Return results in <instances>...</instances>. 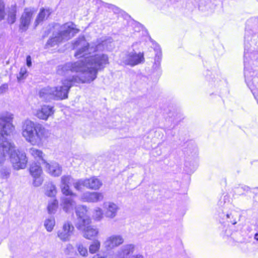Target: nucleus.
Here are the masks:
<instances>
[{"instance_id":"obj_1","label":"nucleus","mask_w":258,"mask_h":258,"mask_svg":"<svg viewBox=\"0 0 258 258\" xmlns=\"http://www.w3.org/2000/svg\"><path fill=\"white\" fill-rule=\"evenodd\" d=\"M109 58L107 54L98 53L74 62H68L60 66L57 73L64 75L69 72L78 74L69 79L62 80L59 85L52 87L54 100H62L68 98L70 89L75 83H90L96 79L99 71L103 70L108 64Z\"/></svg>"},{"instance_id":"obj_2","label":"nucleus","mask_w":258,"mask_h":258,"mask_svg":"<svg viewBox=\"0 0 258 258\" xmlns=\"http://www.w3.org/2000/svg\"><path fill=\"white\" fill-rule=\"evenodd\" d=\"M13 118V114L9 112L0 115V165L4 164L14 147L13 144L6 140V136L11 135L15 131L12 123Z\"/></svg>"},{"instance_id":"obj_3","label":"nucleus","mask_w":258,"mask_h":258,"mask_svg":"<svg viewBox=\"0 0 258 258\" xmlns=\"http://www.w3.org/2000/svg\"><path fill=\"white\" fill-rule=\"evenodd\" d=\"M50 131L42 124L26 120L23 122L22 136L32 145H39L50 136Z\"/></svg>"},{"instance_id":"obj_4","label":"nucleus","mask_w":258,"mask_h":258,"mask_svg":"<svg viewBox=\"0 0 258 258\" xmlns=\"http://www.w3.org/2000/svg\"><path fill=\"white\" fill-rule=\"evenodd\" d=\"M87 213L86 206L79 205L76 208V213L77 216L76 227L79 230L82 232L84 238L92 239L98 235L99 231L95 227L90 225L91 221Z\"/></svg>"},{"instance_id":"obj_5","label":"nucleus","mask_w":258,"mask_h":258,"mask_svg":"<svg viewBox=\"0 0 258 258\" xmlns=\"http://www.w3.org/2000/svg\"><path fill=\"white\" fill-rule=\"evenodd\" d=\"M109 42L110 43V41L99 39L89 44L84 37L79 38L73 44V49L77 50L75 56L79 58L84 57L87 54L101 52L105 49H109L108 45Z\"/></svg>"},{"instance_id":"obj_6","label":"nucleus","mask_w":258,"mask_h":258,"mask_svg":"<svg viewBox=\"0 0 258 258\" xmlns=\"http://www.w3.org/2000/svg\"><path fill=\"white\" fill-rule=\"evenodd\" d=\"M53 28L54 30L52 36L47 42V44L50 46L68 41L79 32L75 24L72 22H68L61 25L56 24Z\"/></svg>"},{"instance_id":"obj_7","label":"nucleus","mask_w":258,"mask_h":258,"mask_svg":"<svg viewBox=\"0 0 258 258\" xmlns=\"http://www.w3.org/2000/svg\"><path fill=\"white\" fill-rule=\"evenodd\" d=\"M218 204L220 207L218 215L220 222L224 223L226 221L233 225L236 224L240 219V214L238 211L232 209V205L229 196H224Z\"/></svg>"},{"instance_id":"obj_8","label":"nucleus","mask_w":258,"mask_h":258,"mask_svg":"<svg viewBox=\"0 0 258 258\" xmlns=\"http://www.w3.org/2000/svg\"><path fill=\"white\" fill-rule=\"evenodd\" d=\"M248 40L249 36H247L246 34L244 37V73L245 82L248 86L251 81V77L254 74L250 66L251 63L250 60L256 59L258 58V53L249 49Z\"/></svg>"},{"instance_id":"obj_9","label":"nucleus","mask_w":258,"mask_h":258,"mask_svg":"<svg viewBox=\"0 0 258 258\" xmlns=\"http://www.w3.org/2000/svg\"><path fill=\"white\" fill-rule=\"evenodd\" d=\"M12 151L10 152V159L15 169L19 170L26 168L28 158L26 153L19 150H16L14 145Z\"/></svg>"},{"instance_id":"obj_10","label":"nucleus","mask_w":258,"mask_h":258,"mask_svg":"<svg viewBox=\"0 0 258 258\" xmlns=\"http://www.w3.org/2000/svg\"><path fill=\"white\" fill-rule=\"evenodd\" d=\"M120 59L124 64L132 67L143 63L145 60L143 52H137L134 50L122 54Z\"/></svg>"},{"instance_id":"obj_11","label":"nucleus","mask_w":258,"mask_h":258,"mask_svg":"<svg viewBox=\"0 0 258 258\" xmlns=\"http://www.w3.org/2000/svg\"><path fill=\"white\" fill-rule=\"evenodd\" d=\"M36 10L32 8H27L24 10L19 20V30L23 32L28 30Z\"/></svg>"},{"instance_id":"obj_12","label":"nucleus","mask_w":258,"mask_h":258,"mask_svg":"<svg viewBox=\"0 0 258 258\" xmlns=\"http://www.w3.org/2000/svg\"><path fill=\"white\" fill-rule=\"evenodd\" d=\"M124 242V238L121 235L112 234L106 237L103 245L107 250H111L121 245Z\"/></svg>"},{"instance_id":"obj_13","label":"nucleus","mask_w":258,"mask_h":258,"mask_svg":"<svg viewBox=\"0 0 258 258\" xmlns=\"http://www.w3.org/2000/svg\"><path fill=\"white\" fill-rule=\"evenodd\" d=\"M74 230V227L71 222H65L62 228L57 231V237L62 241H68L70 240Z\"/></svg>"},{"instance_id":"obj_14","label":"nucleus","mask_w":258,"mask_h":258,"mask_svg":"<svg viewBox=\"0 0 258 258\" xmlns=\"http://www.w3.org/2000/svg\"><path fill=\"white\" fill-rule=\"evenodd\" d=\"M54 112V108L50 105H43L36 109L34 115L40 119L47 120Z\"/></svg>"},{"instance_id":"obj_15","label":"nucleus","mask_w":258,"mask_h":258,"mask_svg":"<svg viewBox=\"0 0 258 258\" xmlns=\"http://www.w3.org/2000/svg\"><path fill=\"white\" fill-rule=\"evenodd\" d=\"M135 245L132 244H126L117 251L113 252L109 258H126L131 253H133Z\"/></svg>"},{"instance_id":"obj_16","label":"nucleus","mask_w":258,"mask_h":258,"mask_svg":"<svg viewBox=\"0 0 258 258\" xmlns=\"http://www.w3.org/2000/svg\"><path fill=\"white\" fill-rule=\"evenodd\" d=\"M103 208L105 217L110 219H114L117 216L119 209L116 204L111 202L104 203Z\"/></svg>"},{"instance_id":"obj_17","label":"nucleus","mask_w":258,"mask_h":258,"mask_svg":"<svg viewBox=\"0 0 258 258\" xmlns=\"http://www.w3.org/2000/svg\"><path fill=\"white\" fill-rule=\"evenodd\" d=\"M104 199V195L99 192L86 191L83 193L81 199L83 202L89 203H97L102 201Z\"/></svg>"},{"instance_id":"obj_18","label":"nucleus","mask_w":258,"mask_h":258,"mask_svg":"<svg viewBox=\"0 0 258 258\" xmlns=\"http://www.w3.org/2000/svg\"><path fill=\"white\" fill-rule=\"evenodd\" d=\"M44 165L45 171L52 176H59L61 174V167L55 162L48 163L44 161Z\"/></svg>"},{"instance_id":"obj_19","label":"nucleus","mask_w":258,"mask_h":258,"mask_svg":"<svg viewBox=\"0 0 258 258\" xmlns=\"http://www.w3.org/2000/svg\"><path fill=\"white\" fill-rule=\"evenodd\" d=\"M76 206L75 201L71 197H62L60 199V206L66 212H72Z\"/></svg>"},{"instance_id":"obj_20","label":"nucleus","mask_w":258,"mask_h":258,"mask_svg":"<svg viewBox=\"0 0 258 258\" xmlns=\"http://www.w3.org/2000/svg\"><path fill=\"white\" fill-rule=\"evenodd\" d=\"M85 187L92 190H97L102 185L101 181L96 177L93 176L89 178H85Z\"/></svg>"},{"instance_id":"obj_21","label":"nucleus","mask_w":258,"mask_h":258,"mask_svg":"<svg viewBox=\"0 0 258 258\" xmlns=\"http://www.w3.org/2000/svg\"><path fill=\"white\" fill-rule=\"evenodd\" d=\"M214 6L210 0H199V9L208 14L212 13L213 12Z\"/></svg>"},{"instance_id":"obj_22","label":"nucleus","mask_w":258,"mask_h":258,"mask_svg":"<svg viewBox=\"0 0 258 258\" xmlns=\"http://www.w3.org/2000/svg\"><path fill=\"white\" fill-rule=\"evenodd\" d=\"M39 97L43 100L49 101L54 100V96L52 87H47L41 89L39 93Z\"/></svg>"},{"instance_id":"obj_23","label":"nucleus","mask_w":258,"mask_h":258,"mask_svg":"<svg viewBox=\"0 0 258 258\" xmlns=\"http://www.w3.org/2000/svg\"><path fill=\"white\" fill-rule=\"evenodd\" d=\"M51 13V12L49 9H45L43 8L41 9L35 20V26H37L40 23L46 20L50 15Z\"/></svg>"},{"instance_id":"obj_24","label":"nucleus","mask_w":258,"mask_h":258,"mask_svg":"<svg viewBox=\"0 0 258 258\" xmlns=\"http://www.w3.org/2000/svg\"><path fill=\"white\" fill-rule=\"evenodd\" d=\"M45 194L49 197H54L57 193L56 186L52 182L48 183L45 185Z\"/></svg>"},{"instance_id":"obj_25","label":"nucleus","mask_w":258,"mask_h":258,"mask_svg":"<svg viewBox=\"0 0 258 258\" xmlns=\"http://www.w3.org/2000/svg\"><path fill=\"white\" fill-rule=\"evenodd\" d=\"M29 171L32 176L42 175L43 173L41 166L36 163H32L31 165Z\"/></svg>"},{"instance_id":"obj_26","label":"nucleus","mask_w":258,"mask_h":258,"mask_svg":"<svg viewBox=\"0 0 258 258\" xmlns=\"http://www.w3.org/2000/svg\"><path fill=\"white\" fill-rule=\"evenodd\" d=\"M55 225V220L53 217H49L44 221V226L47 232H51Z\"/></svg>"},{"instance_id":"obj_27","label":"nucleus","mask_w":258,"mask_h":258,"mask_svg":"<svg viewBox=\"0 0 258 258\" xmlns=\"http://www.w3.org/2000/svg\"><path fill=\"white\" fill-rule=\"evenodd\" d=\"M29 153L35 159L41 160L44 163L45 160L43 159V157L44 155L41 150L35 148H31L29 149Z\"/></svg>"},{"instance_id":"obj_28","label":"nucleus","mask_w":258,"mask_h":258,"mask_svg":"<svg viewBox=\"0 0 258 258\" xmlns=\"http://www.w3.org/2000/svg\"><path fill=\"white\" fill-rule=\"evenodd\" d=\"M58 208V201L56 199H53L49 201L47 206V211L49 214H54Z\"/></svg>"},{"instance_id":"obj_29","label":"nucleus","mask_w":258,"mask_h":258,"mask_svg":"<svg viewBox=\"0 0 258 258\" xmlns=\"http://www.w3.org/2000/svg\"><path fill=\"white\" fill-rule=\"evenodd\" d=\"M100 242L98 240H95L89 246V252L91 253H96L100 249Z\"/></svg>"},{"instance_id":"obj_30","label":"nucleus","mask_w":258,"mask_h":258,"mask_svg":"<svg viewBox=\"0 0 258 258\" xmlns=\"http://www.w3.org/2000/svg\"><path fill=\"white\" fill-rule=\"evenodd\" d=\"M61 191L62 193L66 196H71L72 197H76V194L74 193L70 189V185H60Z\"/></svg>"},{"instance_id":"obj_31","label":"nucleus","mask_w":258,"mask_h":258,"mask_svg":"<svg viewBox=\"0 0 258 258\" xmlns=\"http://www.w3.org/2000/svg\"><path fill=\"white\" fill-rule=\"evenodd\" d=\"M79 254L82 256L86 257L88 255L87 248L82 243H78L76 245Z\"/></svg>"},{"instance_id":"obj_32","label":"nucleus","mask_w":258,"mask_h":258,"mask_svg":"<svg viewBox=\"0 0 258 258\" xmlns=\"http://www.w3.org/2000/svg\"><path fill=\"white\" fill-rule=\"evenodd\" d=\"M16 8H13L11 11L8 13V22L9 24H12L16 21Z\"/></svg>"},{"instance_id":"obj_33","label":"nucleus","mask_w":258,"mask_h":258,"mask_svg":"<svg viewBox=\"0 0 258 258\" xmlns=\"http://www.w3.org/2000/svg\"><path fill=\"white\" fill-rule=\"evenodd\" d=\"M103 211L101 208L97 207L94 210L93 217L95 220L100 221L103 218Z\"/></svg>"},{"instance_id":"obj_34","label":"nucleus","mask_w":258,"mask_h":258,"mask_svg":"<svg viewBox=\"0 0 258 258\" xmlns=\"http://www.w3.org/2000/svg\"><path fill=\"white\" fill-rule=\"evenodd\" d=\"M73 186L76 190H81L83 186L85 187V179H79L75 180L73 182Z\"/></svg>"},{"instance_id":"obj_35","label":"nucleus","mask_w":258,"mask_h":258,"mask_svg":"<svg viewBox=\"0 0 258 258\" xmlns=\"http://www.w3.org/2000/svg\"><path fill=\"white\" fill-rule=\"evenodd\" d=\"M11 173V170L9 168L2 167L0 169V176L3 179H7L9 177Z\"/></svg>"},{"instance_id":"obj_36","label":"nucleus","mask_w":258,"mask_h":258,"mask_svg":"<svg viewBox=\"0 0 258 258\" xmlns=\"http://www.w3.org/2000/svg\"><path fill=\"white\" fill-rule=\"evenodd\" d=\"M33 184L35 187L40 186L43 182V178L42 175L32 176Z\"/></svg>"},{"instance_id":"obj_37","label":"nucleus","mask_w":258,"mask_h":258,"mask_svg":"<svg viewBox=\"0 0 258 258\" xmlns=\"http://www.w3.org/2000/svg\"><path fill=\"white\" fill-rule=\"evenodd\" d=\"M73 178L70 175H63L61 177L60 185H70Z\"/></svg>"},{"instance_id":"obj_38","label":"nucleus","mask_w":258,"mask_h":258,"mask_svg":"<svg viewBox=\"0 0 258 258\" xmlns=\"http://www.w3.org/2000/svg\"><path fill=\"white\" fill-rule=\"evenodd\" d=\"M6 15L5 4L3 0H0V21L5 19Z\"/></svg>"},{"instance_id":"obj_39","label":"nucleus","mask_w":258,"mask_h":258,"mask_svg":"<svg viewBox=\"0 0 258 258\" xmlns=\"http://www.w3.org/2000/svg\"><path fill=\"white\" fill-rule=\"evenodd\" d=\"M161 56L162 54L160 49L159 48H157V53L155 56V65H156V67H158L160 64L161 60Z\"/></svg>"},{"instance_id":"obj_40","label":"nucleus","mask_w":258,"mask_h":258,"mask_svg":"<svg viewBox=\"0 0 258 258\" xmlns=\"http://www.w3.org/2000/svg\"><path fill=\"white\" fill-rule=\"evenodd\" d=\"M27 73V70L25 67H22L21 68L19 76L17 77V79L19 80L23 79L26 78V74Z\"/></svg>"},{"instance_id":"obj_41","label":"nucleus","mask_w":258,"mask_h":258,"mask_svg":"<svg viewBox=\"0 0 258 258\" xmlns=\"http://www.w3.org/2000/svg\"><path fill=\"white\" fill-rule=\"evenodd\" d=\"M74 248V246L72 244L70 243L68 244L64 249L65 253L68 255L70 254L71 253L73 252Z\"/></svg>"},{"instance_id":"obj_42","label":"nucleus","mask_w":258,"mask_h":258,"mask_svg":"<svg viewBox=\"0 0 258 258\" xmlns=\"http://www.w3.org/2000/svg\"><path fill=\"white\" fill-rule=\"evenodd\" d=\"M8 89V85L7 84H3L0 87V94H3L6 92Z\"/></svg>"},{"instance_id":"obj_43","label":"nucleus","mask_w":258,"mask_h":258,"mask_svg":"<svg viewBox=\"0 0 258 258\" xmlns=\"http://www.w3.org/2000/svg\"><path fill=\"white\" fill-rule=\"evenodd\" d=\"M232 235V233L230 229H226L225 232L222 233V235L224 237H228L229 236Z\"/></svg>"},{"instance_id":"obj_44","label":"nucleus","mask_w":258,"mask_h":258,"mask_svg":"<svg viewBox=\"0 0 258 258\" xmlns=\"http://www.w3.org/2000/svg\"><path fill=\"white\" fill-rule=\"evenodd\" d=\"M26 64L28 67H30L32 66L31 57L30 55H28L26 57Z\"/></svg>"},{"instance_id":"obj_45","label":"nucleus","mask_w":258,"mask_h":258,"mask_svg":"<svg viewBox=\"0 0 258 258\" xmlns=\"http://www.w3.org/2000/svg\"><path fill=\"white\" fill-rule=\"evenodd\" d=\"M130 258H144L142 254H138L132 255Z\"/></svg>"},{"instance_id":"obj_46","label":"nucleus","mask_w":258,"mask_h":258,"mask_svg":"<svg viewBox=\"0 0 258 258\" xmlns=\"http://www.w3.org/2000/svg\"><path fill=\"white\" fill-rule=\"evenodd\" d=\"M254 238L256 241H258V233H256L254 236Z\"/></svg>"},{"instance_id":"obj_47","label":"nucleus","mask_w":258,"mask_h":258,"mask_svg":"<svg viewBox=\"0 0 258 258\" xmlns=\"http://www.w3.org/2000/svg\"><path fill=\"white\" fill-rule=\"evenodd\" d=\"M255 227H256V228L258 229V219H257L256 222L255 223Z\"/></svg>"}]
</instances>
